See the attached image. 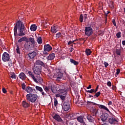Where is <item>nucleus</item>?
Instances as JSON below:
<instances>
[{"label": "nucleus", "instance_id": "1", "mask_svg": "<svg viewBox=\"0 0 125 125\" xmlns=\"http://www.w3.org/2000/svg\"><path fill=\"white\" fill-rule=\"evenodd\" d=\"M17 30L19 32V36H25L26 34V29L24 23L21 21H18L14 29L15 35L17 34Z\"/></svg>", "mask_w": 125, "mask_h": 125}, {"label": "nucleus", "instance_id": "2", "mask_svg": "<svg viewBox=\"0 0 125 125\" xmlns=\"http://www.w3.org/2000/svg\"><path fill=\"white\" fill-rule=\"evenodd\" d=\"M29 77H31L33 79V81L38 83H42V79L41 77V74H36L34 75L33 73L31 71L28 72Z\"/></svg>", "mask_w": 125, "mask_h": 125}, {"label": "nucleus", "instance_id": "3", "mask_svg": "<svg viewBox=\"0 0 125 125\" xmlns=\"http://www.w3.org/2000/svg\"><path fill=\"white\" fill-rule=\"evenodd\" d=\"M38 99V95L32 93L27 94L26 95V100L31 103H35Z\"/></svg>", "mask_w": 125, "mask_h": 125}, {"label": "nucleus", "instance_id": "4", "mask_svg": "<svg viewBox=\"0 0 125 125\" xmlns=\"http://www.w3.org/2000/svg\"><path fill=\"white\" fill-rule=\"evenodd\" d=\"M67 94V91L65 88L60 89L58 90V93L56 94V97H60L61 95H66Z\"/></svg>", "mask_w": 125, "mask_h": 125}, {"label": "nucleus", "instance_id": "5", "mask_svg": "<svg viewBox=\"0 0 125 125\" xmlns=\"http://www.w3.org/2000/svg\"><path fill=\"white\" fill-rule=\"evenodd\" d=\"M10 59V56H9V54L7 52H4L2 56V60L3 62H7L9 61Z\"/></svg>", "mask_w": 125, "mask_h": 125}, {"label": "nucleus", "instance_id": "6", "mask_svg": "<svg viewBox=\"0 0 125 125\" xmlns=\"http://www.w3.org/2000/svg\"><path fill=\"white\" fill-rule=\"evenodd\" d=\"M92 34H93V30L91 27H86L85 28V35H86V36L89 37V36H91Z\"/></svg>", "mask_w": 125, "mask_h": 125}, {"label": "nucleus", "instance_id": "7", "mask_svg": "<svg viewBox=\"0 0 125 125\" xmlns=\"http://www.w3.org/2000/svg\"><path fill=\"white\" fill-rule=\"evenodd\" d=\"M34 73L35 75H41V73H42V67L41 66L34 65Z\"/></svg>", "mask_w": 125, "mask_h": 125}, {"label": "nucleus", "instance_id": "8", "mask_svg": "<svg viewBox=\"0 0 125 125\" xmlns=\"http://www.w3.org/2000/svg\"><path fill=\"white\" fill-rule=\"evenodd\" d=\"M54 78H55L56 81H60L63 78V73L61 72H59L56 74H55Z\"/></svg>", "mask_w": 125, "mask_h": 125}, {"label": "nucleus", "instance_id": "9", "mask_svg": "<svg viewBox=\"0 0 125 125\" xmlns=\"http://www.w3.org/2000/svg\"><path fill=\"white\" fill-rule=\"evenodd\" d=\"M52 118L55 120V121H57V122H63V120L60 117V115L57 114H54L52 115Z\"/></svg>", "mask_w": 125, "mask_h": 125}, {"label": "nucleus", "instance_id": "10", "mask_svg": "<svg viewBox=\"0 0 125 125\" xmlns=\"http://www.w3.org/2000/svg\"><path fill=\"white\" fill-rule=\"evenodd\" d=\"M70 104L68 103L65 102L62 105V109H63L64 111H65V112H67V111H69V110H70Z\"/></svg>", "mask_w": 125, "mask_h": 125}, {"label": "nucleus", "instance_id": "11", "mask_svg": "<svg viewBox=\"0 0 125 125\" xmlns=\"http://www.w3.org/2000/svg\"><path fill=\"white\" fill-rule=\"evenodd\" d=\"M58 29V26L57 25L53 26L51 28V32L53 33V34H56V33H57Z\"/></svg>", "mask_w": 125, "mask_h": 125}, {"label": "nucleus", "instance_id": "12", "mask_svg": "<svg viewBox=\"0 0 125 125\" xmlns=\"http://www.w3.org/2000/svg\"><path fill=\"white\" fill-rule=\"evenodd\" d=\"M37 55V53L36 52H33L31 53L28 54L27 59L30 60V59H33V58H34Z\"/></svg>", "mask_w": 125, "mask_h": 125}, {"label": "nucleus", "instance_id": "13", "mask_svg": "<svg viewBox=\"0 0 125 125\" xmlns=\"http://www.w3.org/2000/svg\"><path fill=\"white\" fill-rule=\"evenodd\" d=\"M52 49V47L49 44H45L44 46V50L47 51V52H49L50 50Z\"/></svg>", "mask_w": 125, "mask_h": 125}, {"label": "nucleus", "instance_id": "14", "mask_svg": "<svg viewBox=\"0 0 125 125\" xmlns=\"http://www.w3.org/2000/svg\"><path fill=\"white\" fill-rule=\"evenodd\" d=\"M39 65H41V66H44V63L43 62H42L40 60H37L36 61L35 63H34V66H40Z\"/></svg>", "mask_w": 125, "mask_h": 125}, {"label": "nucleus", "instance_id": "15", "mask_svg": "<svg viewBox=\"0 0 125 125\" xmlns=\"http://www.w3.org/2000/svg\"><path fill=\"white\" fill-rule=\"evenodd\" d=\"M19 78H20L21 80H22V81H25V80H26V75L25 73L21 72L19 75Z\"/></svg>", "mask_w": 125, "mask_h": 125}, {"label": "nucleus", "instance_id": "16", "mask_svg": "<svg viewBox=\"0 0 125 125\" xmlns=\"http://www.w3.org/2000/svg\"><path fill=\"white\" fill-rule=\"evenodd\" d=\"M55 57V55L54 53L50 54L46 57L47 60H53Z\"/></svg>", "mask_w": 125, "mask_h": 125}, {"label": "nucleus", "instance_id": "17", "mask_svg": "<svg viewBox=\"0 0 125 125\" xmlns=\"http://www.w3.org/2000/svg\"><path fill=\"white\" fill-rule=\"evenodd\" d=\"M22 106L23 107V108H28V107L30 106V104L25 101H23L22 102Z\"/></svg>", "mask_w": 125, "mask_h": 125}, {"label": "nucleus", "instance_id": "18", "mask_svg": "<svg viewBox=\"0 0 125 125\" xmlns=\"http://www.w3.org/2000/svg\"><path fill=\"white\" fill-rule=\"evenodd\" d=\"M31 47V44H30V42L28 41L26 42V43L24 44V48L25 49H29Z\"/></svg>", "mask_w": 125, "mask_h": 125}, {"label": "nucleus", "instance_id": "19", "mask_svg": "<svg viewBox=\"0 0 125 125\" xmlns=\"http://www.w3.org/2000/svg\"><path fill=\"white\" fill-rule=\"evenodd\" d=\"M98 107L99 108H100V109H103L104 110H105V111H107V112L109 111V109H108L107 107L102 104H98Z\"/></svg>", "mask_w": 125, "mask_h": 125}, {"label": "nucleus", "instance_id": "20", "mask_svg": "<svg viewBox=\"0 0 125 125\" xmlns=\"http://www.w3.org/2000/svg\"><path fill=\"white\" fill-rule=\"evenodd\" d=\"M25 91L28 93H31L34 91V89H33V88L30 86H28L25 88Z\"/></svg>", "mask_w": 125, "mask_h": 125}, {"label": "nucleus", "instance_id": "21", "mask_svg": "<svg viewBox=\"0 0 125 125\" xmlns=\"http://www.w3.org/2000/svg\"><path fill=\"white\" fill-rule=\"evenodd\" d=\"M117 122V120L116 119L114 118H110L109 119V123L111 124V125H114V124H116V122Z\"/></svg>", "mask_w": 125, "mask_h": 125}, {"label": "nucleus", "instance_id": "22", "mask_svg": "<svg viewBox=\"0 0 125 125\" xmlns=\"http://www.w3.org/2000/svg\"><path fill=\"white\" fill-rule=\"evenodd\" d=\"M77 121L79 123H81V124H84V121H83V116H79L77 118Z\"/></svg>", "mask_w": 125, "mask_h": 125}, {"label": "nucleus", "instance_id": "23", "mask_svg": "<svg viewBox=\"0 0 125 125\" xmlns=\"http://www.w3.org/2000/svg\"><path fill=\"white\" fill-rule=\"evenodd\" d=\"M37 28H38V27L36 25V24H32L30 27V30L32 32H35L37 30Z\"/></svg>", "mask_w": 125, "mask_h": 125}, {"label": "nucleus", "instance_id": "24", "mask_svg": "<svg viewBox=\"0 0 125 125\" xmlns=\"http://www.w3.org/2000/svg\"><path fill=\"white\" fill-rule=\"evenodd\" d=\"M28 42L27 37H22L18 40V42Z\"/></svg>", "mask_w": 125, "mask_h": 125}, {"label": "nucleus", "instance_id": "25", "mask_svg": "<svg viewBox=\"0 0 125 125\" xmlns=\"http://www.w3.org/2000/svg\"><path fill=\"white\" fill-rule=\"evenodd\" d=\"M87 119L90 123H93V122L94 121V118H93L92 116L90 115H88L87 116Z\"/></svg>", "mask_w": 125, "mask_h": 125}, {"label": "nucleus", "instance_id": "26", "mask_svg": "<svg viewBox=\"0 0 125 125\" xmlns=\"http://www.w3.org/2000/svg\"><path fill=\"white\" fill-rule=\"evenodd\" d=\"M10 76L13 80H15V79H16V75H15L14 72H10Z\"/></svg>", "mask_w": 125, "mask_h": 125}, {"label": "nucleus", "instance_id": "27", "mask_svg": "<svg viewBox=\"0 0 125 125\" xmlns=\"http://www.w3.org/2000/svg\"><path fill=\"white\" fill-rule=\"evenodd\" d=\"M29 42H31L32 44H35V39L33 38H29L28 39Z\"/></svg>", "mask_w": 125, "mask_h": 125}, {"label": "nucleus", "instance_id": "28", "mask_svg": "<svg viewBox=\"0 0 125 125\" xmlns=\"http://www.w3.org/2000/svg\"><path fill=\"white\" fill-rule=\"evenodd\" d=\"M37 42L39 44H42V37H39L38 38H37Z\"/></svg>", "mask_w": 125, "mask_h": 125}, {"label": "nucleus", "instance_id": "29", "mask_svg": "<svg viewBox=\"0 0 125 125\" xmlns=\"http://www.w3.org/2000/svg\"><path fill=\"white\" fill-rule=\"evenodd\" d=\"M70 62L72 63V64H74V65H78L79 64V62L72 59H70Z\"/></svg>", "mask_w": 125, "mask_h": 125}, {"label": "nucleus", "instance_id": "30", "mask_svg": "<svg viewBox=\"0 0 125 125\" xmlns=\"http://www.w3.org/2000/svg\"><path fill=\"white\" fill-rule=\"evenodd\" d=\"M85 52L87 56L91 54V51L89 49H86V50L85 51Z\"/></svg>", "mask_w": 125, "mask_h": 125}, {"label": "nucleus", "instance_id": "31", "mask_svg": "<svg viewBox=\"0 0 125 125\" xmlns=\"http://www.w3.org/2000/svg\"><path fill=\"white\" fill-rule=\"evenodd\" d=\"M36 88L37 90L40 91V92L42 91V87H41L39 86H36Z\"/></svg>", "mask_w": 125, "mask_h": 125}, {"label": "nucleus", "instance_id": "32", "mask_svg": "<svg viewBox=\"0 0 125 125\" xmlns=\"http://www.w3.org/2000/svg\"><path fill=\"white\" fill-rule=\"evenodd\" d=\"M107 120V116H105L104 115H103L102 118V121L103 122H105Z\"/></svg>", "mask_w": 125, "mask_h": 125}, {"label": "nucleus", "instance_id": "33", "mask_svg": "<svg viewBox=\"0 0 125 125\" xmlns=\"http://www.w3.org/2000/svg\"><path fill=\"white\" fill-rule=\"evenodd\" d=\"M61 37V33L59 32L56 35V39H59Z\"/></svg>", "mask_w": 125, "mask_h": 125}, {"label": "nucleus", "instance_id": "34", "mask_svg": "<svg viewBox=\"0 0 125 125\" xmlns=\"http://www.w3.org/2000/svg\"><path fill=\"white\" fill-rule=\"evenodd\" d=\"M54 106H57V104H58V102L57 101V100L56 98H54Z\"/></svg>", "mask_w": 125, "mask_h": 125}, {"label": "nucleus", "instance_id": "35", "mask_svg": "<svg viewBox=\"0 0 125 125\" xmlns=\"http://www.w3.org/2000/svg\"><path fill=\"white\" fill-rule=\"evenodd\" d=\"M116 53L117 55H121V50L120 49H116Z\"/></svg>", "mask_w": 125, "mask_h": 125}, {"label": "nucleus", "instance_id": "36", "mask_svg": "<svg viewBox=\"0 0 125 125\" xmlns=\"http://www.w3.org/2000/svg\"><path fill=\"white\" fill-rule=\"evenodd\" d=\"M83 15H81L80 17V22H83Z\"/></svg>", "mask_w": 125, "mask_h": 125}, {"label": "nucleus", "instance_id": "37", "mask_svg": "<svg viewBox=\"0 0 125 125\" xmlns=\"http://www.w3.org/2000/svg\"><path fill=\"white\" fill-rule=\"evenodd\" d=\"M17 52V53L20 54V49L19 48V46L17 45V48H16Z\"/></svg>", "mask_w": 125, "mask_h": 125}, {"label": "nucleus", "instance_id": "38", "mask_svg": "<svg viewBox=\"0 0 125 125\" xmlns=\"http://www.w3.org/2000/svg\"><path fill=\"white\" fill-rule=\"evenodd\" d=\"M107 86L111 87L112 86V83H111V82H110V81L107 82Z\"/></svg>", "mask_w": 125, "mask_h": 125}, {"label": "nucleus", "instance_id": "39", "mask_svg": "<svg viewBox=\"0 0 125 125\" xmlns=\"http://www.w3.org/2000/svg\"><path fill=\"white\" fill-rule=\"evenodd\" d=\"M87 92H88L89 93H95V92L94 91V89H91L90 90L87 91Z\"/></svg>", "mask_w": 125, "mask_h": 125}, {"label": "nucleus", "instance_id": "40", "mask_svg": "<svg viewBox=\"0 0 125 125\" xmlns=\"http://www.w3.org/2000/svg\"><path fill=\"white\" fill-rule=\"evenodd\" d=\"M101 93L100 91L98 92L95 94L94 96H96V97H98L100 95Z\"/></svg>", "mask_w": 125, "mask_h": 125}, {"label": "nucleus", "instance_id": "41", "mask_svg": "<svg viewBox=\"0 0 125 125\" xmlns=\"http://www.w3.org/2000/svg\"><path fill=\"white\" fill-rule=\"evenodd\" d=\"M63 95H61V96H60V97L61 99H62V100H65V96H63Z\"/></svg>", "mask_w": 125, "mask_h": 125}, {"label": "nucleus", "instance_id": "42", "mask_svg": "<svg viewBox=\"0 0 125 125\" xmlns=\"http://www.w3.org/2000/svg\"><path fill=\"white\" fill-rule=\"evenodd\" d=\"M112 23L115 27L117 26V23L116 22L115 19L112 20Z\"/></svg>", "mask_w": 125, "mask_h": 125}, {"label": "nucleus", "instance_id": "43", "mask_svg": "<svg viewBox=\"0 0 125 125\" xmlns=\"http://www.w3.org/2000/svg\"><path fill=\"white\" fill-rule=\"evenodd\" d=\"M117 38H121V32H119L116 34Z\"/></svg>", "mask_w": 125, "mask_h": 125}, {"label": "nucleus", "instance_id": "44", "mask_svg": "<svg viewBox=\"0 0 125 125\" xmlns=\"http://www.w3.org/2000/svg\"><path fill=\"white\" fill-rule=\"evenodd\" d=\"M21 87L22 89H25V88H26V85H25L24 83L21 84Z\"/></svg>", "mask_w": 125, "mask_h": 125}, {"label": "nucleus", "instance_id": "45", "mask_svg": "<svg viewBox=\"0 0 125 125\" xmlns=\"http://www.w3.org/2000/svg\"><path fill=\"white\" fill-rule=\"evenodd\" d=\"M104 67H108L109 66V63L106 62H104Z\"/></svg>", "mask_w": 125, "mask_h": 125}, {"label": "nucleus", "instance_id": "46", "mask_svg": "<svg viewBox=\"0 0 125 125\" xmlns=\"http://www.w3.org/2000/svg\"><path fill=\"white\" fill-rule=\"evenodd\" d=\"M44 90H45L46 92H47V91H48L49 90V88H48L47 86H45V87H44Z\"/></svg>", "mask_w": 125, "mask_h": 125}, {"label": "nucleus", "instance_id": "47", "mask_svg": "<svg viewBox=\"0 0 125 125\" xmlns=\"http://www.w3.org/2000/svg\"><path fill=\"white\" fill-rule=\"evenodd\" d=\"M43 54H44L45 55H47L48 54V53L47 52V51H45L44 50L43 52Z\"/></svg>", "mask_w": 125, "mask_h": 125}, {"label": "nucleus", "instance_id": "48", "mask_svg": "<svg viewBox=\"0 0 125 125\" xmlns=\"http://www.w3.org/2000/svg\"><path fill=\"white\" fill-rule=\"evenodd\" d=\"M120 72H121V70H120V69H117V72H116L117 75H119V74H120Z\"/></svg>", "mask_w": 125, "mask_h": 125}, {"label": "nucleus", "instance_id": "49", "mask_svg": "<svg viewBox=\"0 0 125 125\" xmlns=\"http://www.w3.org/2000/svg\"><path fill=\"white\" fill-rule=\"evenodd\" d=\"M75 42V41H73V42L72 41H69L68 43V44L69 45H70V44H72V43H74V42Z\"/></svg>", "mask_w": 125, "mask_h": 125}, {"label": "nucleus", "instance_id": "50", "mask_svg": "<svg viewBox=\"0 0 125 125\" xmlns=\"http://www.w3.org/2000/svg\"><path fill=\"white\" fill-rule=\"evenodd\" d=\"M41 92H42V94L43 97H44V96H45V95H46V94H45V93H44V92L42 91Z\"/></svg>", "mask_w": 125, "mask_h": 125}, {"label": "nucleus", "instance_id": "51", "mask_svg": "<svg viewBox=\"0 0 125 125\" xmlns=\"http://www.w3.org/2000/svg\"><path fill=\"white\" fill-rule=\"evenodd\" d=\"M2 92L3 93H6V89H5V88H2Z\"/></svg>", "mask_w": 125, "mask_h": 125}, {"label": "nucleus", "instance_id": "52", "mask_svg": "<svg viewBox=\"0 0 125 125\" xmlns=\"http://www.w3.org/2000/svg\"><path fill=\"white\" fill-rule=\"evenodd\" d=\"M97 90H98V86H97V87L96 88V89L94 90L95 93H96V92H97Z\"/></svg>", "mask_w": 125, "mask_h": 125}, {"label": "nucleus", "instance_id": "53", "mask_svg": "<svg viewBox=\"0 0 125 125\" xmlns=\"http://www.w3.org/2000/svg\"><path fill=\"white\" fill-rule=\"evenodd\" d=\"M91 88V85H89V86L87 87V89H90Z\"/></svg>", "mask_w": 125, "mask_h": 125}, {"label": "nucleus", "instance_id": "54", "mask_svg": "<svg viewBox=\"0 0 125 125\" xmlns=\"http://www.w3.org/2000/svg\"><path fill=\"white\" fill-rule=\"evenodd\" d=\"M108 105H112V102L111 101H109L108 103Z\"/></svg>", "mask_w": 125, "mask_h": 125}, {"label": "nucleus", "instance_id": "55", "mask_svg": "<svg viewBox=\"0 0 125 125\" xmlns=\"http://www.w3.org/2000/svg\"><path fill=\"white\" fill-rule=\"evenodd\" d=\"M122 44H123V45H125V41H123L122 42Z\"/></svg>", "mask_w": 125, "mask_h": 125}, {"label": "nucleus", "instance_id": "56", "mask_svg": "<svg viewBox=\"0 0 125 125\" xmlns=\"http://www.w3.org/2000/svg\"><path fill=\"white\" fill-rule=\"evenodd\" d=\"M52 92H53V93H55V92H56V91H55V90H53V89H52Z\"/></svg>", "mask_w": 125, "mask_h": 125}, {"label": "nucleus", "instance_id": "57", "mask_svg": "<svg viewBox=\"0 0 125 125\" xmlns=\"http://www.w3.org/2000/svg\"><path fill=\"white\" fill-rule=\"evenodd\" d=\"M89 97H93V96H91V95H89Z\"/></svg>", "mask_w": 125, "mask_h": 125}, {"label": "nucleus", "instance_id": "58", "mask_svg": "<svg viewBox=\"0 0 125 125\" xmlns=\"http://www.w3.org/2000/svg\"><path fill=\"white\" fill-rule=\"evenodd\" d=\"M89 103H90V102H87V104H89Z\"/></svg>", "mask_w": 125, "mask_h": 125}, {"label": "nucleus", "instance_id": "59", "mask_svg": "<svg viewBox=\"0 0 125 125\" xmlns=\"http://www.w3.org/2000/svg\"><path fill=\"white\" fill-rule=\"evenodd\" d=\"M71 51V52H72V51H73V50H71V51Z\"/></svg>", "mask_w": 125, "mask_h": 125}, {"label": "nucleus", "instance_id": "60", "mask_svg": "<svg viewBox=\"0 0 125 125\" xmlns=\"http://www.w3.org/2000/svg\"><path fill=\"white\" fill-rule=\"evenodd\" d=\"M108 13H110V12H108V13H107V14H108Z\"/></svg>", "mask_w": 125, "mask_h": 125}]
</instances>
